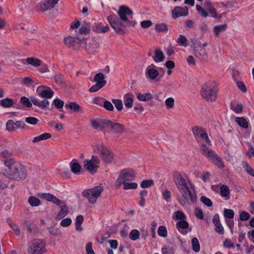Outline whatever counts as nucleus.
Instances as JSON below:
<instances>
[{
  "mask_svg": "<svg viewBox=\"0 0 254 254\" xmlns=\"http://www.w3.org/2000/svg\"><path fill=\"white\" fill-rule=\"evenodd\" d=\"M173 180L175 186L186 202L191 204L196 201V195L194 191L192 184L189 180L183 176L179 172L173 174Z\"/></svg>",
  "mask_w": 254,
  "mask_h": 254,
  "instance_id": "nucleus-1",
  "label": "nucleus"
},
{
  "mask_svg": "<svg viewBox=\"0 0 254 254\" xmlns=\"http://www.w3.org/2000/svg\"><path fill=\"white\" fill-rule=\"evenodd\" d=\"M3 174L10 179L17 181L23 180L27 176L25 168L20 163L16 164L13 166L10 172H4Z\"/></svg>",
  "mask_w": 254,
  "mask_h": 254,
  "instance_id": "nucleus-2",
  "label": "nucleus"
},
{
  "mask_svg": "<svg viewBox=\"0 0 254 254\" xmlns=\"http://www.w3.org/2000/svg\"><path fill=\"white\" fill-rule=\"evenodd\" d=\"M200 150L201 154L206 157L216 165L219 168H224L223 161L214 151L207 147L205 145L201 144L200 146Z\"/></svg>",
  "mask_w": 254,
  "mask_h": 254,
  "instance_id": "nucleus-3",
  "label": "nucleus"
},
{
  "mask_svg": "<svg viewBox=\"0 0 254 254\" xmlns=\"http://www.w3.org/2000/svg\"><path fill=\"white\" fill-rule=\"evenodd\" d=\"M218 89L211 83L204 84L201 89V97L207 102H213L216 100Z\"/></svg>",
  "mask_w": 254,
  "mask_h": 254,
  "instance_id": "nucleus-4",
  "label": "nucleus"
},
{
  "mask_svg": "<svg viewBox=\"0 0 254 254\" xmlns=\"http://www.w3.org/2000/svg\"><path fill=\"white\" fill-rule=\"evenodd\" d=\"M95 151L102 161L105 163H111L114 160V155L112 150L102 144L96 145Z\"/></svg>",
  "mask_w": 254,
  "mask_h": 254,
  "instance_id": "nucleus-5",
  "label": "nucleus"
},
{
  "mask_svg": "<svg viewBox=\"0 0 254 254\" xmlns=\"http://www.w3.org/2000/svg\"><path fill=\"white\" fill-rule=\"evenodd\" d=\"M46 242L40 239H35L29 242L28 253L29 254H43L46 252Z\"/></svg>",
  "mask_w": 254,
  "mask_h": 254,
  "instance_id": "nucleus-6",
  "label": "nucleus"
},
{
  "mask_svg": "<svg viewBox=\"0 0 254 254\" xmlns=\"http://www.w3.org/2000/svg\"><path fill=\"white\" fill-rule=\"evenodd\" d=\"M103 191V188L101 186H97L92 189L84 190L82 194L88 199L89 203L94 204L96 202L97 199L100 196Z\"/></svg>",
  "mask_w": 254,
  "mask_h": 254,
  "instance_id": "nucleus-7",
  "label": "nucleus"
},
{
  "mask_svg": "<svg viewBox=\"0 0 254 254\" xmlns=\"http://www.w3.org/2000/svg\"><path fill=\"white\" fill-rule=\"evenodd\" d=\"M30 100L28 98L24 96H23L20 98L21 103L26 107H31L32 106V104L33 103L34 105L43 109H45L47 108L50 104V103L48 100H43L42 101H40L35 97H31Z\"/></svg>",
  "mask_w": 254,
  "mask_h": 254,
  "instance_id": "nucleus-8",
  "label": "nucleus"
},
{
  "mask_svg": "<svg viewBox=\"0 0 254 254\" xmlns=\"http://www.w3.org/2000/svg\"><path fill=\"white\" fill-rule=\"evenodd\" d=\"M191 131L195 140L198 142L204 141L208 145H211V142L205 129L200 127L195 126L191 128Z\"/></svg>",
  "mask_w": 254,
  "mask_h": 254,
  "instance_id": "nucleus-9",
  "label": "nucleus"
},
{
  "mask_svg": "<svg viewBox=\"0 0 254 254\" xmlns=\"http://www.w3.org/2000/svg\"><path fill=\"white\" fill-rule=\"evenodd\" d=\"M135 178L134 171L131 169H126L122 170L119 176L116 181L115 186L119 188L123 183L132 181Z\"/></svg>",
  "mask_w": 254,
  "mask_h": 254,
  "instance_id": "nucleus-10",
  "label": "nucleus"
},
{
  "mask_svg": "<svg viewBox=\"0 0 254 254\" xmlns=\"http://www.w3.org/2000/svg\"><path fill=\"white\" fill-rule=\"evenodd\" d=\"M100 159L99 157L92 155L91 159H86L84 161V167L90 174H94L99 168Z\"/></svg>",
  "mask_w": 254,
  "mask_h": 254,
  "instance_id": "nucleus-11",
  "label": "nucleus"
},
{
  "mask_svg": "<svg viewBox=\"0 0 254 254\" xmlns=\"http://www.w3.org/2000/svg\"><path fill=\"white\" fill-rule=\"evenodd\" d=\"M60 0H44L39 2L35 7V10L44 12L55 7Z\"/></svg>",
  "mask_w": 254,
  "mask_h": 254,
  "instance_id": "nucleus-12",
  "label": "nucleus"
},
{
  "mask_svg": "<svg viewBox=\"0 0 254 254\" xmlns=\"http://www.w3.org/2000/svg\"><path fill=\"white\" fill-rule=\"evenodd\" d=\"M107 19L112 28L117 33H122L124 32L125 27L119 21L117 16L115 15H111L108 16Z\"/></svg>",
  "mask_w": 254,
  "mask_h": 254,
  "instance_id": "nucleus-13",
  "label": "nucleus"
},
{
  "mask_svg": "<svg viewBox=\"0 0 254 254\" xmlns=\"http://www.w3.org/2000/svg\"><path fill=\"white\" fill-rule=\"evenodd\" d=\"M104 78L105 76L103 73L99 72L96 74L94 77V81H96V83L90 87L89 91L90 92H96L104 86L107 83Z\"/></svg>",
  "mask_w": 254,
  "mask_h": 254,
  "instance_id": "nucleus-14",
  "label": "nucleus"
},
{
  "mask_svg": "<svg viewBox=\"0 0 254 254\" xmlns=\"http://www.w3.org/2000/svg\"><path fill=\"white\" fill-rule=\"evenodd\" d=\"M146 77L150 80H158L159 72L157 70V67L153 64L148 65L145 71Z\"/></svg>",
  "mask_w": 254,
  "mask_h": 254,
  "instance_id": "nucleus-15",
  "label": "nucleus"
},
{
  "mask_svg": "<svg viewBox=\"0 0 254 254\" xmlns=\"http://www.w3.org/2000/svg\"><path fill=\"white\" fill-rule=\"evenodd\" d=\"M37 95L45 100L51 99L54 95V92L51 88L44 86L41 85L38 87L36 90Z\"/></svg>",
  "mask_w": 254,
  "mask_h": 254,
  "instance_id": "nucleus-16",
  "label": "nucleus"
},
{
  "mask_svg": "<svg viewBox=\"0 0 254 254\" xmlns=\"http://www.w3.org/2000/svg\"><path fill=\"white\" fill-rule=\"evenodd\" d=\"M104 123L105 126L111 128V131L115 133H121L125 130V127L121 124L112 122L107 119H105Z\"/></svg>",
  "mask_w": 254,
  "mask_h": 254,
  "instance_id": "nucleus-17",
  "label": "nucleus"
},
{
  "mask_svg": "<svg viewBox=\"0 0 254 254\" xmlns=\"http://www.w3.org/2000/svg\"><path fill=\"white\" fill-rule=\"evenodd\" d=\"M172 18L176 19L179 17L187 16L189 14V8L187 6H176L172 11Z\"/></svg>",
  "mask_w": 254,
  "mask_h": 254,
  "instance_id": "nucleus-18",
  "label": "nucleus"
},
{
  "mask_svg": "<svg viewBox=\"0 0 254 254\" xmlns=\"http://www.w3.org/2000/svg\"><path fill=\"white\" fill-rule=\"evenodd\" d=\"M117 13L121 20L124 21H128V19L127 16L132 14V11L128 7L125 5H121Z\"/></svg>",
  "mask_w": 254,
  "mask_h": 254,
  "instance_id": "nucleus-19",
  "label": "nucleus"
},
{
  "mask_svg": "<svg viewBox=\"0 0 254 254\" xmlns=\"http://www.w3.org/2000/svg\"><path fill=\"white\" fill-rule=\"evenodd\" d=\"M57 205H59L60 208V210L58 213L55 217L56 221L60 220L66 216L68 213V207L64 201H60L59 204Z\"/></svg>",
  "mask_w": 254,
  "mask_h": 254,
  "instance_id": "nucleus-20",
  "label": "nucleus"
},
{
  "mask_svg": "<svg viewBox=\"0 0 254 254\" xmlns=\"http://www.w3.org/2000/svg\"><path fill=\"white\" fill-rule=\"evenodd\" d=\"M193 50L194 55L200 60H204L207 57L206 50L201 46V44L197 47H194Z\"/></svg>",
  "mask_w": 254,
  "mask_h": 254,
  "instance_id": "nucleus-21",
  "label": "nucleus"
},
{
  "mask_svg": "<svg viewBox=\"0 0 254 254\" xmlns=\"http://www.w3.org/2000/svg\"><path fill=\"white\" fill-rule=\"evenodd\" d=\"M123 101L127 108H131L133 103V95L130 93H126L123 97Z\"/></svg>",
  "mask_w": 254,
  "mask_h": 254,
  "instance_id": "nucleus-22",
  "label": "nucleus"
},
{
  "mask_svg": "<svg viewBox=\"0 0 254 254\" xmlns=\"http://www.w3.org/2000/svg\"><path fill=\"white\" fill-rule=\"evenodd\" d=\"M40 197L47 201L52 202L56 204H59L60 200L55 196L50 193H43L40 195Z\"/></svg>",
  "mask_w": 254,
  "mask_h": 254,
  "instance_id": "nucleus-23",
  "label": "nucleus"
},
{
  "mask_svg": "<svg viewBox=\"0 0 254 254\" xmlns=\"http://www.w3.org/2000/svg\"><path fill=\"white\" fill-rule=\"evenodd\" d=\"M14 104V100L9 98H6L0 100V105L4 108H9L13 107Z\"/></svg>",
  "mask_w": 254,
  "mask_h": 254,
  "instance_id": "nucleus-24",
  "label": "nucleus"
},
{
  "mask_svg": "<svg viewBox=\"0 0 254 254\" xmlns=\"http://www.w3.org/2000/svg\"><path fill=\"white\" fill-rule=\"evenodd\" d=\"M137 99L140 101H148L153 99V95L150 93L142 94L140 93H135Z\"/></svg>",
  "mask_w": 254,
  "mask_h": 254,
  "instance_id": "nucleus-25",
  "label": "nucleus"
},
{
  "mask_svg": "<svg viewBox=\"0 0 254 254\" xmlns=\"http://www.w3.org/2000/svg\"><path fill=\"white\" fill-rule=\"evenodd\" d=\"M3 161L5 166L7 167V169L5 170L4 172H10L12 170V167L18 163L16 162L12 158L4 159Z\"/></svg>",
  "mask_w": 254,
  "mask_h": 254,
  "instance_id": "nucleus-26",
  "label": "nucleus"
},
{
  "mask_svg": "<svg viewBox=\"0 0 254 254\" xmlns=\"http://www.w3.org/2000/svg\"><path fill=\"white\" fill-rule=\"evenodd\" d=\"M52 135L50 133H44L38 136L34 137L32 140L33 143H36L41 141L46 140L51 137Z\"/></svg>",
  "mask_w": 254,
  "mask_h": 254,
  "instance_id": "nucleus-27",
  "label": "nucleus"
},
{
  "mask_svg": "<svg viewBox=\"0 0 254 254\" xmlns=\"http://www.w3.org/2000/svg\"><path fill=\"white\" fill-rule=\"evenodd\" d=\"M153 58L156 63L162 62L164 60V55L160 50L157 49L155 51L154 56Z\"/></svg>",
  "mask_w": 254,
  "mask_h": 254,
  "instance_id": "nucleus-28",
  "label": "nucleus"
},
{
  "mask_svg": "<svg viewBox=\"0 0 254 254\" xmlns=\"http://www.w3.org/2000/svg\"><path fill=\"white\" fill-rule=\"evenodd\" d=\"M220 194L222 197H226L227 200L230 198V190L229 187L225 185H222L220 187Z\"/></svg>",
  "mask_w": 254,
  "mask_h": 254,
  "instance_id": "nucleus-29",
  "label": "nucleus"
},
{
  "mask_svg": "<svg viewBox=\"0 0 254 254\" xmlns=\"http://www.w3.org/2000/svg\"><path fill=\"white\" fill-rule=\"evenodd\" d=\"M27 63L35 67H38L41 65L42 61L34 57L27 58L26 59Z\"/></svg>",
  "mask_w": 254,
  "mask_h": 254,
  "instance_id": "nucleus-30",
  "label": "nucleus"
},
{
  "mask_svg": "<svg viewBox=\"0 0 254 254\" xmlns=\"http://www.w3.org/2000/svg\"><path fill=\"white\" fill-rule=\"evenodd\" d=\"M66 108L70 109L73 112H77L81 111V107L75 102H69L68 104H66L65 105Z\"/></svg>",
  "mask_w": 254,
  "mask_h": 254,
  "instance_id": "nucleus-31",
  "label": "nucleus"
},
{
  "mask_svg": "<svg viewBox=\"0 0 254 254\" xmlns=\"http://www.w3.org/2000/svg\"><path fill=\"white\" fill-rule=\"evenodd\" d=\"M83 221V217L81 215H78L75 219V230L77 231L81 232L83 229L81 225Z\"/></svg>",
  "mask_w": 254,
  "mask_h": 254,
  "instance_id": "nucleus-32",
  "label": "nucleus"
},
{
  "mask_svg": "<svg viewBox=\"0 0 254 254\" xmlns=\"http://www.w3.org/2000/svg\"><path fill=\"white\" fill-rule=\"evenodd\" d=\"M105 120H101V121H97L94 119H92L90 121L91 124L92 126L94 129H98L101 128L102 129L103 127H106L105 126V124L104 123V121Z\"/></svg>",
  "mask_w": 254,
  "mask_h": 254,
  "instance_id": "nucleus-33",
  "label": "nucleus"
},
{
  "mask_svg": "<svg viewBox=\"0 0 254 254\" xmlns=\"http://www.w3.org/2000/svg\"><path fill=\"white\" fill-rule=\"evenodd\" d=\"M100 44L99 42L93 40L92 42L90 43L87 46V50H89L91 52H94L97 49L99 48Z\"/></svg>",
  "mask_w": 254,
  "mask_h": 254,
  "instance_id": "nucleus-34",
  "label": "nucleus"
},
{
  "mask_svg": "<svg viewBox=\"0 0 254 254\" xmlns=\"http://www.w3.org/2000/svg\"><path fill=\"white\" fill-rule=\"evenodd\" d=\"M236 122L240 127L244 128H247L248 127V122L244 117L236 118Z\"/></svg>",
  "mask_w": 254,
  "mask_h": 254,
  "instance_id": "nucleus-35",
  "label": "nucleus"
},
{
  "mask_svg": "<svg viewBox=\"0 0 254 254\" xmlns=\"http://www.w3.org/2000/svg\"><path fill=\"white\" fill-rule=\"evenodd\" d=\"M178 44L182 46L187 47L189 44L187 38L183 35H180L177 40Z\"/></svg>",
  "mask_w": 254,
  "mask_h": 254,
  "instance_id": "nucleus-36",
  "label": "nucleus"
},
{
  "mask_svg": "<svg viewBox=\"0 0 254 254\" xmlns=\"http://www.w3.org/2000/svg\"><path fill=\"white\" fill-rule=\"evenodd\" d=\"M6 129L8 132H13L16 130L15 122L12 120H9L6 122Z\"/></svg>",
  "mask_w": 254,
  "mask_h": 254,
  "instance_id": "nucleus-37",
  "label": "nucleus"
},
{
  "mask_svg": "<svg viewBox=\"0 0 254 254\" xmlns=\"http://www.w3.org/2000/svg\"><path fill=\"white\" fill-rule=\"evenodd\" d=\"M227 27V25L226 24L220 25L215 26L214 27V32L216 36H218L219 34L222 32H224Z\"/></svg>",
  "mask_w": 254,
  "mask_h": 254,
  "instance_id": "nucleus-38",
  "label": "nucleus"
},
{
  "mask_svg": "<svg viewBox=\"0 0 254 254\" xmlns=\"http://www.w3.org/2000/svg\"><path fill=\"white\" fill-rule=\"evenodd\" d=\"M28 202L32 206H37L41 204L40 200L35 196L29 197L28 198Z\"/></svg>",
  "mask_w": 254,
  "mask_h": 254,
  "instance_id": "nucleus-39",
  "label": "nucleus"
},
{
  "mask_svg": "<svg viewBox=\"0 0 254 254\" xmlns=\"http://www.w3.org/2000/svg\"><path fill=\"white\" fill-rule=\"evenodd\" d=\"M71 171L73 173H79L81 170V166L77 162H72L70 163Z\"/></svg>",
  "mask_w": 254,
  "mask_h": 254,
  "instance_id": "nucleus-40",
  "label": "nucleus"
},
{
  "mask_svg": "<svg viewBox=\"0 0 254 254\" xmlns=\"http://www.w3.org/2000/svg\"><path fill=\"white\" fill-rule=\"evenodd\" d=\"M112 102L114 104L115 107L118 111H121L123 109V104L122 101L120 99H113Z\"/></svg>",
  "mask_w": 254,
  "mask_h": 254,
  "instance_id": "nucleus-41",
  "label": "nucleus"
},
{
  "mask_svg": "<svg viewBox=\"0 0 254 254\" xmlns=\"http://www.w3.org/2000/svg\"><path fill=\"white\" fill-rule=\"evenodd\" d=\"M191 244L192 246V250L195 252L200 251V245L198 239L196 238H193L191 240Z\"/></svg>",
  "mask_w": 254,
  "mask_h": 254,
  "instance_id": "nucleus-42",
  "label": "nucleus"
},
{
  "mask_svg": "<svg viewBox=\"0 0 254 254\" xmlns=\"http://www.w3.org/2000/svg\"><path fill=\"white\" fill-rule=\"evenodd\" d=\"M177 228L178 229L179 231L180 232V229H187L189 227V223L184 220H180L176 223Z\"/></svg>",
  "mask_w": 254,
  "mask_h": 254,
  "instance_id": "nucleus-43",
  "label": "nucleus"
},
{
  "mask_svg": "<svg viewBox=\"0 0 254 254\" xmlns=\"http://www.w3.org/2000/svg\"><path fill=\"white\" fill-rule=\"evenodd\" d=\"M64 43L68 47H73L75 44V40L74 38L69 36L64 39Z\"/></svg>",
  "mask_w": 254,
  "mask_h": 254,
  "instance_id": "nucleus-44",
  "label": "nucleus"
},
{
  "mask_svg": "<svg viewBox=\"0 0 254 254\" xmlns=\"http://www.w3.org/2000/svg\"><path fill=\"white\" fill-rule=\"evenodd\" d=\"M155 29L158 32H165L167 31L168 27L165 23H159L155 25Z\"/></svg>",
  "mask_w": 254,
  "mask_h": 254,
  "instance_id": "nucleus-45",
  "label": "nucleus"
},
{
  "mask_svg": "<svg viewBox=\"0 0 254 254\" xmlns=\"http://www.w3.org/2000/svg\"><path fill=\"white\" fill-rule=\"evenodd\" d=\"M139 232L136 229H133L130 232L129 238L132 241H135L139 238Z\"/></svg>",
  "mask_w": 254,
  "mask_h": 254,
  "instance_id": "nucleus-46",
  "label": "nucleus"
},
{
  "mask_svg": "<svg viewBox=\"0 0 254 254\" xmlns=\"http://www.w3.org/2000/svg\"><path fill=\"white\" fill-rule=\"evenodd\" d=\"M175 104V100L173 98L169 97L167 98L165 101V104L166 107L168 109H172L174 107Z\"/></svg>",
  "mask_w": 254,
  "mask_h": 254,
  "instance_id": "nucleus-47",
  "label": "nucleus"
},
{
  "mask_svg": "<svg viewBox=\"0 0 254 254\" xmlns=\"http://www.w3.org/2000/svg\"><path fill=\"white\" fill-rule=\"evenodd\" d=\"M158 234L162 237H166L167 236V231L166 227L164 226H160L158 229Z\"/></svg>",
  "mask_w": 254,
  "mask_h": 254,
  "instance_id": "nucleus-48",
  "label": "nucleus"
},
{
  "mask_svg": "<svg viewBox=\"0 0 254 254\" xmlns=\"http://www.w3.org/2000/svg\"><path fill=\"white\" fill-rule=\"evenodd\" d=\"M224 215L226 218L232 219L234 216V212L230 209L225 208L224 210Z\"/></svg>",
  "mask_w": 254,
  "mask_h": 254,
  "instance_id": "nucleus-49",
  "label": "nucleus"
},
{
  "mask_svg": "<svg viewBox=\"0 0 254 254\" xmlns=\"http://www.w3.org/2000/svg\"><path fill=\"white\" fill-rule=\"evenodd\" d=\"M8 225L16 235H19L20 231L17 224L12 222V221L10 220L8 222Z\"/></svg>",
  "mask_w": 254,
  "mask_h": 254,
  "instance_id": "nucleus-50",
  "label": "nucleus"
},
{
  "mask_svg": "<svg viewBox=\"0 0 254 254\" xmlns=\"http://www.w3.org/2000/svg\"><path fill=\"white\" fill-rule=\"evenodd\" d=\"M103 107L107 111H114V107L111 102L109 101L105 100L104 101Z\"/></svg>",
  "mask_w": 254,
  "mask_h": 254,
  "instance_id": "nucleus-51",
  "label": "nucleus"
},
{
  "mask_svg": "<svg viewBox=\"0 0 254 254\" xmlns=\"http://www.w3.org/2000/svg\"><path fill=\"white\" fill-rule=\"evenodd\" d=\"M124 185V189H135L137 187V184L136 183H128L127 182L125 183H123Z\"/></svg>",
  "mask_w": 254,
  "mask_h": 254,
  "instance_id": "nucleus-52",
  "label": "nucleus"
},
{
  "mask_svg": "<svg viewBox=\"0 0 254 254\" xmlns=\"http://www.w3.org/2000/svg\"><path fill=\"white\" fill-rule=\"evenodd\" d=\"M175 217L177 220H183L186 218L184 213L182 211H177L174 213L173 217Z\"/></svg>",
  "mask_w": 254,
  "mask_h": 254,
  "instance_id": "nucleus-53",
  "label": "nucleus"
},
{
  "mask_svg": "<svg viewBox=\"0 0 254 254\" xmlns=\"http://www.w3.org/2000/svg\"><path fill=\"white\" fill-rule=\"evenodd\" d=\"M163 198L167 202H169L171 199V193L168 190H166L162 192Z\"/></svg>",
  "mask_w": 254,
  "mask_h": 254,
  "instance_id": "nucleus-54",
  "label": "nucleus"
},
{
  "mask_svg": "<svg viewBox=\"0 0 254 254\" xmlns=\"http://www.w3.org/2000/svg\"><path fill=\"white\" fill-rule=\"evenodd\" d=\"M239 217L241 221H245L250 219V215L248 212L243 211L240 214Z\"/></svg>",
  "mask_w": 254,
  "mask_h": 254,
  "instance_id": "nucleus-55",
  "label": "nucleus"
},
{
  "mask_svg": "<svg viewBox=\"0 0 254 254\" xmlns=\"http://www.w3.org/2000/svg\"><path fill=\"white\" fill-rule=\"evenodd\" d=\"M53 104L58 109H62L64 107V102L59 98H57L53 101Z\"/></svg>",
  "mask_w": 254,
  "mask_h": 254,
  "instance_id": "nucleus-56",
  "label": "nucleus"
},
{
  "mask_svg": "<svg viewBox=\"0 0 254 254\" xmlns=\"http://www.w3.org/2000/svg\"><path fill=\"white\" fill-rule=\"evenodd\" d=\"M153 184V182L152 180H144L140 184V187L142 188H146L151 187Z\"/></svg>",
  "mask_w": 254,
  "mask_h": 254,
  "instance_id": "nucleus-57",
  "label": "nucleus"
},
{
  "mask_svg": "<svg viewBox=\"0 0 254 254\" xmlns=\"http://www.w3.org/2000/svg\"><path fill=\"white\" fill-rule=\"evenodd\" d=\"M196 9L199 14L204 17H206L208 16L207 12L199 5H196Z\"/></svg>",
  "mask_w": 254,
  "mask_h": 254,
  "instance_id": "nucleus-58",
  "label": "nucleus"
},
{
  "mask_svg": "<svg viewBox=\"0 0 254 254\" xmlns=\"http://www.w3.org/2000/svg\"><path fill=\"white\" fill-rule=\"evenodd\" d=\"M200 200L207 206L210 207L212 205V202L210 200V199L207 198L205 196H201L200 198Z\"/></svg>",
  "mask_w": 254,
  "mask_h": 254,
  "instance_id": "nucleus-59",
  "label": "nucleus"
},
{
  "mask_svg": "<svg viewBox=\"0 0 254 254\" xmlns=\"http://www.w3.org/2000/svg\"><path fill=\"white\" fill-rule=\"evenodd\" d=\"M25 122L29 124L35 125L38 123V120L36 118L29 117L26 118Z\"/></svg>",
  "mask_w": 254,
  "mask_h": 254,
  "instance_id": "nucleus-60",
  "label": "nucleus"
},
{
  "mask_svg": "<svg viewBox=\"0 0 254 254\" xmlns=\"http://www.w3.org/2000/svg\"><path fill=\"white\" fill-rule=\"evenodd\" d=\"M72 222V220L70 218H66L63 219L61 222V225L63 227H66L69 226Z\"/></svg>",
  "mask_w": 254,
  "mask_h": 254,
  "instance_id": "nucleus-61",
  "label": "nucleus"
},
{
  "mask_svg": "<svg viewBox=\"0 0 254 254\" xmlns=\"http://www.w3.org/2000/svg\"><path fill=\"white\" fill-rule=\"evenodd\" d=\"M12 153L8 150H4L1 152V157L4 159H8L12 158Z\"/></svg>",
  "mask_w": 254,
  "mask_h": 254,
  "instance_id": "nucleus-62",
  "label": "nucleus"
},
{
  "mask_svg": "<svg viewBox=\"0 0 254 254\" xmlns=\"http://www.w3.org/2000/svg\"><path fill=\"white\" fill-rule=\"evenodd\" d=\"M236 84L239 89L243 93L247 92V88L244 83L241 81H237Z\"/></svg>",
  "mask_w": 254,
  "mask_h": 254,
  "instance_id": "nucleus-63",
  "label": "nucleus"
},
{
  "mask_svg": "<svg viewBox=\"0 0 254 254\" xmlns=\"http://www.w3.org/2000/svg\"><path fill=\"white\" fill-rule=\"evenodd\" d=\"M86 251L87 252V254H95L92 249V244L91 242H88L86 244Z\"/></svg>",
  "mask_w": 254,
  "mask_h": 254,
  "instance_id": "nucleus-64",
  "label": "nucleus"
}]
</instances>
